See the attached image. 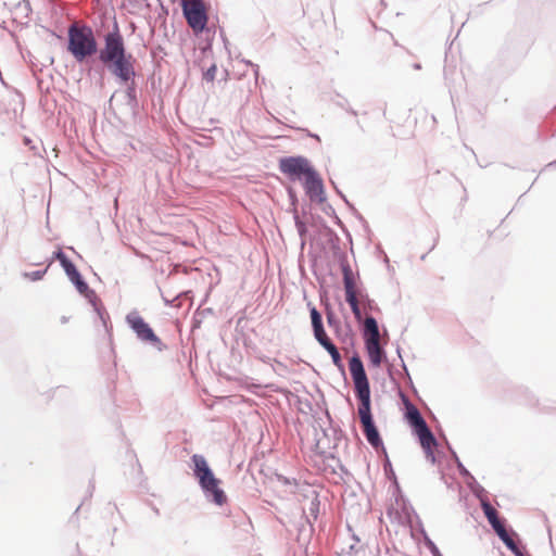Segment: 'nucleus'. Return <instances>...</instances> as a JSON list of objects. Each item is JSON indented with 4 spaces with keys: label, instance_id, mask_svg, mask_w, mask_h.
<instances>
[{
    "label": "nucleus",
    "instance_id": "1",
    "mask_svg": "<svg viewBox=\"0 0 556 556\" xmlns=\"http://www.w3.org/2000/svg\"><path fill=\"white\" fill-rule=\"evenodd\" d=\"M99 61L121 85L126 87L127 105L131 110H136L139 106V101L135 81V59L126 49L125 40L116 20L113 22L112 29L104 36V47L100 49Z\"/></svg>",
    "mask_w": 556,
    "mask_h": 556
},
{
    "label": "nucleus",
    "instance_id": "2",
    "mask_svg": "<svg viewBox=\"0 0 556 556\" xmlns=\"http://www.w3.org/2000/svg\"><path fill=\"white\" fill-rule=\"evenodd\" d=\"M189 468L204 498L215 506H224L228 496L220 486L222 480L216 477L205 456L202 454L191 455Z\"/></svg>",
    "mask_w": 556,
    "mask_h": 556
},
{
    "label": "nucleus",
    "instance_id": "3",
    "mask_svg": "<svg viewBox=\"0 0 556 556\" xmlns=\"http://www.w3.org/2000/svg\"><path fill=\"white\" fill-rule=\"evenodd\" d=\"M326 233L328 237V242L331 247L333 256L338 260L340 264V268L343 276V286L345 292V301L349 304L355 319L361 323L362 321V311L358 304L356 291H355V281L352 268L348 261V255L340 248V238L337 232L330 227H326Z\"/></svg>",
    "mask_w": 556,
    "mask_h": 556
},
{
    "label": "nucleus",
    "instance_id": "4",
    "mask_svg": "<svg viewBox=\"0 0 556 556\" xmlns=\"http://www.w3.org/2000/svg\"><path fill=\"white\" fill-rule=\"evenodd\" d=\"M66 50L78 63L96 53L99 54L100 50L92 28L88 25L77 26L72 24L67 29Z\"/></svg>",
    "mask_w": 556,
    "mask_h": 556
},
{
    "label": "nucleus",
    "instance_id": "5",
    "mask_svg": "<svg viewBox=\"0 0 556 556\" xmlns=\"http://www.w3.org/2000/svg\"><path fill=\"white\" fill-rule=\"evenodd\" d=\"M299 494L302 496V510L306 523V526H302L300 529V534L305 533L307 530L308 536H311L314 532V521H317L321 514L320 495L309 484H303Z\"/></svg>",
    "mask_w": 556,
    "mask_h": 556
},
{
    "label": "nucleus",
    "instance_id": "6",
    "mask_svg": "<svg viewBox=\"0 0 556 556\" xmlns=\"http://www.w3.org/2000/svg\"><path fill=\"white\" fill-rule=\"evenodd\" d=\"M125 321L140 342L155 348L159 352L166 349V345L154 332L153 328L137 311L129 312L125 317Z\"/></svg>",
    "mask_w": 556,
    "mask_h": 556
},
{
    "label": "nucleus",
    "instance_id": "7",
    "mask_svg": "<svg viewBox=\"0 0 556 556\" xmlns=\"http://www.w3.org/2000/svg\"><path fill=\"white\" fill-rule=\"evenodd\" d=\"M349 369L354 383V394L359 403L371 402L370 383L364 363L357 352L349 358Z\"/></svg>",
    "mask_w": 556,
    "mask_h": 556
},
{
    "label": "nucleus",
    "instance_id": "8",
    "mask_svg": "<svg viewBox=\"0 0 556 556\" xmlns=\"http://www.w3.org/2000/svg\"><path fill=\"white\" fill-rule=\"evenodd\" d=\"M180 7L182 16L195 37L210 29L207 26L208 13L204 2L190 3L187 0H180Z\"/></svg>",
    "mask_w": 556,
    "mask_h": 556
},
{
    "label": "nucleus",
    "instance_id": "9",
    "mask_svg": "<svg viewBox=\"0 0 556 556\" xmlns=\"http://www.w3.org/2000/svg\"><path fill=\"white\" fill-rule=\"evenodd\" d=\"M358 416L367 442L376 452L382 451L386 453L383 440L371 413V402L358 403Z\"/></svg>",
    "mask_w": 556,
    "mask_h": 556
},
{
    "label": "nucleus",
    "instance_id": "10",
    "mask_svg": "<svg viewBox=\"0 0 556 556\" xmlns=\"http://www.w3.org/2000/svg\"><path fill=\"white\" fill-rule=\"evenodd\" d=\"M278 167L290 181H301L314 168L309 160L303 155L282 156L279 159Z\"/></svg>",
    "mask_w": 556,
    "mask_h": 556
},
{
    "label": "nucleus",
    "instance_id": "11",
    "mask_svg": "<svg viewBox=\"0 0 556 556\" xmlns=\"http://www.w3.org/2000/svg\"><path fill=\"white\" fill-rule=\"evenodd\" d=\"M305 194L312 202L325 203L327 200L324 180L317 169L314 167L311 172L301 180Z\"/></svg>",
    "mask_w": 556,
    "mask_h": 556
},
{
    "label": "nucleus",
    "instance_id": "12",
    "mask_svg": "<svg viewBox=\"0 0 556 556\" xmlns=\"http://www.w3.org/2000/svg\"><path fill=\"white\" fill-rule=\"evenodd\" d=\"M62 268L65 271L68 280L74 285L79 294L83 295L86 292H88L92 296H94V290L89 287L88 282L85 280V278L83 277L76 265L73 263V261L68 262Z\"/></svg>",
    "mask_w": 556,
    "mask_h": 556
},
{
    "label": "nucleus",
    "instance_id": "13",
    "mask_svg": "<svg viewBox=\"0 0 556 556\" xmlns=\"http://www.w3.org/2000/svg\"><path fill=\"white\" fill-rule=\"evenodd\" d=\"M326 319H327L328 326L333 329V331L339 340H341L344 343L350 341V343L352 345L354 344V341H353L354 333H353V329H352L351 325L346 324L344 327H342L340 319L337 317L334 312L331 309L327 311Z\"/></svg>",
    "mask_w": 556,
    "mask_h": 556
},
{
    "label": "nucleus",
    "instance_id": "14",
    "mask_svg": "<svg viewBox=\"0 0 556 556\" xmlns=\"http://www.w3.org/2000/svg\"><path fill=\"white\" fill-rule=\"evenodd\" d=\"M414 431L418 437L419 443H420L427 458L430 459V462L432 464H434L435 455L433 453L432 447L438 445V441H437L433 432L430 430L428 425L422 426L420 429L418 428Z\"/></svg>",
    "mask_w": 556,
    "mask_h": 556
},
{
    "label": "nucleus",
    "instance_id": "15",
    "mask_svg": "<svg viewBox=\"0 0 556 556\" xmlns=\"http://www.w3.org/2000/svg\"><path fill=\"white\" fill-rule=\"evenodd\" d=\"M401 399L406 407L405 417L410 425V427L416 430L420 429L422 426H426L427 422L425 418L422 417L419 409L409 401V399L401 392Z\"/></svg>",
    "mask_w": 556,
    "mask_h": 556
},
{
    "label": "nucleus",
    "instance_id": "16",
    "mask_svg": "<svg viewBox=\"0 0 556 556\" xmlns=\"http://www.w3.org/2000/svg\"><path fill=\"white\" fill-rule=\"evenodd\" d=\"M365 350L369 359V364L372 367H380L382 362L387 359V353L383 348L380 346L379 341L365 342Z\"/></svg>",
    "mask_w": 556,
    "mask_h": 556
},
{
    "label": "nucleus",
    "instance_id": "17",
    "mask_svg": "<svg viewBox=\"0 0 556 556\" xmlns=\"http://www.w3.org/2000/svg\"><path fill=\"white\" fill-rule=\"evenodd\" d=\"M362 336L365 342L379 341L380 331L377 319L374 316H368L364 320V326L362 328Z\"/></svg>",
    "mask_w": 556,
    "mask_h": 556
},
{
    "label": "nucleus",
    "instance_id": "18",
    "mask_svg": "<svg viewBox=\"0 0 556 556\" xmlns=\"http://www.w3.org/2000/svg\"><path fill=\"white\" fill-rule=\"evenodd\" d=\"M481 509L493 530L505 525V519H500L498 513L491 505L489 500L481 501Z\"/></svg>",
    "mask_w": 556,
    "mask_h": 556
},
{
    "label": "nucleus",
    "instance_id": "19",
    "mask_svg": "<svg viewBox=\"0 0 556 556\" xmlns=\"http://www.w3.org/2000/svg\"><path fill=\"white\" fill-rule=\"evenodd\" d=\"M215 31H212L211 29H207L202 35H200L198 38V49L200 50L203 58H207L210 54L213 53V39H214Z\"/></svg>",
    "mask_w": 556,
    "mask_h": 556
},
{
    "label": "nucleus",
    "instance_id": "20",
    "mask_svg": "<svg viewBox=\"0 0 556 556\" xmlns=\"http://www.w3.org/2000/svg\"><path fill=\"white\" fill-rule=\"evenodd\" d=\"M384 462H383V471L388 480L392 482V485L394 486L396 492H401L400 483L397 481L396 475L393 470L392 464L389 459V456L387 452L384 453Z\"/></svg>",
    "mask_w": 556,
    "mask_h": 556
},
{
    "label": "nucleus",
    "instance_id": "21",
    "mask_svg": "<svg viewBox=\"0 0 556 556\" xmlns=\"http://www.w3.org/2000/svg\"><path fill=\"white\" fill-rule=\"evenodd\" d=\"M274 476L277 482L281 483L282 485L290 486V492L293 494L299 493L300 489L302 488L295 478H289L278 472H275Z\"/></svg>",
    "mask_w": 556,
    "mask_h": 556
},
{
    "label": "nucleus",
    "instance_id": "22",
    "mask_svg": "<svg viewBox=\"0 0 556 556\" xmlns=\"http://www.w3.org/2000/svg\"><path fill=\"white\" fill-rule=\"evenodd\" d=\"M87 301L89 302V304L92 306L94 313L99 316L100 314H102V312H105V307L103 306L101 300L99 299V296L97 295V293L94 292V296H92L90 293L86 292L85 294H83Z\"/></svg>",
    "mask_w": 556,
    "mask_h": 556
},
{
    "label": "nucleus",
    "instance_id": "23",
    "mask_svg": "<svg viewBox=\"0 0 556 556\" xmlns=\"http://www.w3.org/2000/svg\"><path fill=\"white\" fill-rule=\"evenodd\" d=\"M494 532L500 538V540L504 543V545H508V542L514 539L513 536L518 538V534L513 529H510V532L507 531V529L505 528V525L502 527H497V529H495Z\"/></svg>",
    "mask_w": 556,
    "mask_h": 556
},
{
    "label": "nucleus",
    "instance_id": "24",
    "mask_svg": "<svg viewBox=\"0 0 556 556\" xmlns=\"http://www.w3.org/2000/svg\"><path fill=\"white\" fill-rule=\"evenodd\" d=\"M468 486L471 489L472 493L475 494V496L481 502L482 500H489L486 497V491L485 489L479 484L477 482V480L475 479V481H468L467 482Z\"/></svg>",
    "mask_w": 556,
    "mask_h": 556
},
{
    "label": "nucleus",
    "instance_id": "25",
    "mask_svg": "<svg viewBox=\"0 0 556 556\" xmlns=\"http://www.w3.org/2000/svg\"><path fill=\"white\" fill-rule=\"evenodd\" d=\"M59 261L61 267L66 265L72 260L65 254V252L62 250V248H58L53 253L49 261L48 267L52 264V262Z\"/></svg>",
    "mask_w": 556,
    "mask_h": 556
},
{
    "label": "nucleus",
    "instance_id": "26",
    "mask_svg": "<svg viewBox=\"0 0 556 556\" xmlns=\"http://www.w3.org/2000/svg\"><path fill=\"white\" fill-rule=\"evenodd\" d=\"M421 533L424 535V543L425 546L429 549L432 556H441L442 553L440 552L437 544L428 536L426 530L421 528Z\"/></svg>",
    "mask_w": 556,
    "mask_h": 556
},
{
    "label": "nucleus",
    "instance_id": "27",
    "mask_svg": "<svg viewBox=\"0 0 556 556\" xmlns=\"http://www.w3.org/2000/svg\"><path fill=\"white\" fill-rule=\"evenodd\" d=\"M329 355L331 356L333 365L338 368V370L341 372V375L345 378L346 377L345 366L342 362V357H341V354H340L338 348L336 349L334 352L333 351L329 352Z\"/></svg>",
    "mask_w": 556,
    "mask_h": 556
},
{
    "label": "nucleus",
    "instance_id": "28",
    "mask_svg": "<svg viewBox=\"0 0 556 556\" xmlns=\"http://www.w3.org/2000/svg\"><path fill=\"white\" fill-rule=\"evenodd\" d=\"M48 268L49 267L47 266L43 269H38V270H34V271H25L22 275L25 279H28L30 281H39L45 277V275L48 271Z\"/></svg>",
    "mask_w": 556,
    "mask_h": 556
},
{
    "label": "nucleus",
    "instance_id": "29",
    "mask_svg": "<svg viewBox=\"0 0 556 556\" xmlns=\"http://www.w3.org/2000/svg\"><path fill=\"white\" fill-rule=\"evenodd\" d=\"M294 225L300 238L303 240L307 235V226L304 220H302L299 214H294Z\"/></svg>",
    "mask_w": 556,
    "mask_h": 556
},
{
    "label": "nucleus",
    "instance_id": "30",
    "mask_svg": "<svg viewBox=\"0 0 556 556\" xmlns=\"http://www.w3.org/2000/svg\"><path fill=\"white\" fill-rule=\"evenodd\" d=\"M517 539H519V536ZM505 546L515 556H522V552L526 549V547L521 544L520 540H518V542H516L514 539L508 542V545H505Z\"/></svg>",
    "mask_w": 556,
    "mask_h": 556
},
{
    "label": "nucleus",
    "instance_id": "31",
    "mask_svg": "<svg viewBox=\"0 0 556 556\" xmlns=\"http://www.w3.org/2000/svg\"><path fill=\"white\" fill-rule=\"evenodd\" d=\"M189 291L187 292H180L179 294L175 295L173 299H167L166 296L162 295L163 298V301L165 303V305L167 306H174V307H179L180 306V302L179 300L181 298H187L189 295Z\"/></svg>",
    "mask_w": 556,
    "mask_h": 556
},
{
    "label": "nucleus",
    "instance_id": "32",
    "mask_svg": "<svg viewBox=\"0 0 556 556\" xmlns=\"http://www.w3.org/2000/svg\"><path fill=\"white\" fill-rule=\"evenodd\" d=\"M309 315L312 327L324 325L323 315L315 306L309 307Z\"/></svg>",
    "mask_w": 556,
    "mask_h": 556
},
{
    "label": "nucleus",
    "instance_id": "33",
    "mask_svg": "<svg viewBox=\"0 0 556 556\" xmlns=\"http://www.w3.org/2000/svg\"><path fill=\"white\" fill-rule=\"evenodd\" d=\"M456 466L458 469L459 475L468 482V481H475V477L470 473V471L464 466V464L459 460L458 457H456Z\"/></svg>",
    "mask_w": 556,
    "mask_h": 556
},
{
    "label": "nucleus",
    "instance_id": "34",
    "mask_svg": "<svg viewBox=\"0 0 556 556\" xmlns=\"http://www.w3.org/2000/svg\"><path fill=\"white\" fill-rule=\"evenodd\" d=\"M286 190H287V194H288V198L290 201V206H294V214H299L298 213L299 199H298L296 191L291 186L287 187Z\"/></svg>",
    "mask_w": 556,
    "mask_h": 556
},
{
    "label": "nucleus",
    "instance_id": "35",
    "mask_svg": "<svg viewBox=\"0 0 556 556\" xmlns=\"http://www.w3.org/2000/svg\"><path fill=\"white\" fill-rule=\"evenodd\" d=\"M396 354H397V355H399V357L401 358V367H402V369H403V371H404L405 376L407 377L408 383H409L410 388L413 389V391L416 393L417 391H416V389H415V387H414V384H413V380H412V378H410V376H409V372H408L407 366H406L405 362L403 361V357H402V354H401V348H400L399 345H397V348H396Z\"/></svg>",
    "mask_w": 556,
    "mask_h": 556
},
{
    "label": "nucleus",
    "instance_id": "36",
    "mask_svg": "<svg viewBox=\"0 0 556 556\" xmlns=\"http://www.w3.org/2000/svg\"><path fill=\"white\" fill-rule=\"evenodd\" d=\"M336 191L338 193V195L343 200V202L346 204V206L357 216V218L359 219H364L363 216L357 212V210L355 208V206L348 200V198L345 197V194L338 188L336 187Z\"/></svg>",
    "mask_w": 556,
    "mask_h": 556
},
{
    "label": "nucleus",
    "instance_id": "37",
    "mask_svg": "<svg viewBox=\"0 0 556 556\" xmlns=\"http://www.w3.org/2000/svg\"><path fill=\"white\" fill-rule=\"evenodd\" d=\"M217 72V65L212 63L210 67L203 73V80L210 83L214 81Z\"/></svg>",
    "mask_w": 556,
    "mask_h": 556
},
{
    "label": "nucleus",
    "instance_id": "38",
    "mask_svg": "<svg viewBox=\"0 0 556 556\" xmlns=\"http://www.w3.org/2000/svg\"><path fill=\"white\" fill-rule=\"evenodd\" d=\"M313 328V334H314V338L315 340L319 343L321 340L326 339L328 336H327V332L325 330V327L324 325L321 326H315V327H312Z\"/></svg>",
    "mask_w": 556,
    "mask_h": 556
},
{
    "label": "nucleus",
    "instance_id": "39",
    "mask_svg": "<svg viewBox=\"0 0 556 556\" xmlns=\"http://www.w3.org/2000/svg\"><path fill=\"white\" fill-rule=\"evenodd\" d=\"M361 301L366 309H378L375 301L370 299L368 294H361Z\"/></svg>",
    "mask_w": 556,
    "mask_h": 556
},
{
    "label": "nucleus",
    "instance_id": "40",
    "mask_svg": "<svg viewBox=\"0 0 556 556\" xmlns=\"http://www.w3.org/2000/svg\"><path fill=\"white\" fill-rule=\"evenodd\" d=\"M98 317H99L100 321L102 323L105 331L110 334L112 331V325L110 324L109 313L106 311L102 312V314H100Z\"/></svg>",
    "mask_w": 556,
    "mask_h": 556
},
{
    "label": "nucleus",
    "instance_id": "41",
    "mask_svg": "<svg viewBox=\"0 0 556 556\" xmlns=\"http://www.w3.org/2000/svg\"><path fill=\"white\" fill-rule=\"evenodd\" d=\"M336 105H338L339 108L345 110L348 113H350L351 115L353 116H357V112L352 109L350 105H349V102L346 99L342 98L341 100H338L334 102Z\"/></svg>",
    "mask_w": 556,
    "mask_h": 556
},
{
    "label": "nucleus",
    "instance_id": "42",
    "mask_svg": "<svg viewBox=\"0 0 556 556\" xmlns=\"http://www.w3.org/2000/svg\"><path fill=\"white\" fill-rule=\"evenodd\" d=\"M319 344L329 353L331 351H336L337 346L336 344L331 341V339L329 337H327L326 339L321 340L319 342Z\"/></svg>",
    "mask_w": 556,
    "mask_h": 556
},
{
    "label": "nucleus",
    "instance_id": "43",
    "mask_svg": "<svg viewBox=\"0 0 556 556\" xmlns=\"http://www.w3.org/2000/svg\"><path fill=\"white\" fill-rule=\"evenodd\" d=\"M299 402L302 405L299 408L301 413L306 414L307 412H312L313 410V405H312L311 401L305 400L304 402H302V401L299 400Z\"/></svg>",
    "mask_w": 556,
    "mask_h": 556
},
{
    "label": "nucleus",
    "instance_id": "44",
    "mask_svg": "<svg viewBox=\"0 0 556 556\" xmlns=\"http://www.w3.org/2000/svg\"><path fill=\"white\" fill-rule=\"evenodd\" d=\"M319 444H320V440L317 441L316 443V450H317V453L319 455H321L325 459L326 458H332V459H336V456L333 455V453L331 452H326V451H319Z\"/></svg>",
    "mask_w": 556,
    "mask_h": 556
},
{
    "label": "nucleus",
    "instance_id": "45",
    "mask_svg": "<svg viewBox=\"0 0 556 556\" xmlns=\"http://www.w3.org/2000/svg\"><path fill=\"white\" fill-rule=\"evenodd\" d=\"M352 539L353 541L355 542L354 544H351L350 547H349V554H353V553H357L358 549L356 548V543H358L361 540L355 534V533H352Z\"/></svg>",
    "mask_w": 556,
    "mask_h": 556
},
{
    "label": "nucleus",
    "instance_id": "46",
    "mask_svg": "<svg viewBox=\"0 0 556 556\" xmlns=\"http://www.w3.org/2000/svg\"><path fill=\"white\" fill-rule=\"evenodd\" d=\"M332 218L334 219V224L338 225L350 237V233H349L345 225L342 223V220L339 218V216L336 214V216H332Z\"/></svg>",
    "mask_w": 556,
    "mask_h": 556
},
{
    "label": "nucleus",
    "instance_id": "47",
    "mask_svg": "<svg viewBox=\"0 0 556 556\" xmlns=\"http://www.w3.org/2000/svg\"><path fill=\"white\" fill-rule=\"evenodd\" d=\"M323 210H324V212H325L328 216H331V217H332V216H336V214H337V213H336V211H334V208L332 207V205H331V204H326V205L324 206V208H323Z\"/></svg>",
    "mask_w": 556,
    "mask_h": 556
},
{
    "label": "nucleus",
    "instance_id": "48",
    "mask_svg": "<svg viewBox=\"0 0 556 556\" xmlns=\"http://www.w3.org/2000/svg\"><path fill=\"white\" fill-rule=\"evenodd\" d=\"M245 63L252 67L254 76H255V79L257 80L260 66L257 64L251 62V61H247Z\"/></svg>",
    "mask_w": 556,
    "mask_h": 556
},
{
    "label": "nucleus",
    "instance_id": "49",
    "mask_svg": "<svg viewBox=\"0 0 556 556\" xmlns=\"http://www.w3.org/2000/svg\"><path fill=\"white\" fill-rule=\"evenodd\" d=\"M307 136L316 139L318 142H320V137L317 134H313L311 131H307Z\"/></svg>",
    "mask_w": 556,
    "mask_h": 556
},
{
    "label": "nucleus",
    "instance_id": "50",
    "mask_svg": "<svg viewBox=\"0 0 556 556\" xmlns=\"http://www.w3.org/2000/svg\"><path fill=\"white\" fill-rule=\"evenodd\" d=\"M201 320L197 318V316L193 317V328L200 326Z\"/></svg>",
    "mask_w": 556,
    "mask_h": 556
},
{
    "label": "nucleus",
    "instance_id": "51",
    "mask_svg": "<svg viewBox=\"0 0 556 556\" xmlns=\"http://www.w3.org/2000/svg\"><path fill=\"white\" fill-rule=\"evenodd\" d=\"M547 168H556V160L546 165Z\"/></svg>",
    "mask_w": 556,
    "mask_h": 556
},
{
    "label": "nucleus",
    "instance_id": "52",
    "mask_svg": "<svg viewBox=\"0 0 556 556\" xmlns=\"http://www.w3.org/2000/svg\"><path fill=\"white\" fill-rule=\"evenodd\" d=\"M24 143H25L26 146L30 144V143H31V139H30V138H28V137H25V138H24Z\"/></svg>",
    "mask_w": 556,
    "mask_h": 556
},
{
    "label": "nucleus",
    "instance_id": "53",
    "mask_svg": "<svg viewBox=\"0 0 556 556\" xmlns=\"http://www.w3.org/2000/svg\"><path fill=\"white\" fill-rule=\"evenodd\" d=\"M67 321H68V317H66V316H62L61 317V323L62 324H66Z\"/></svg>",
    "mask_w": 556,
    "mask_h": 556
},
{
    "label": "nucleus",
    "instance_id": "54",
    "mask_svg": "<svg viewBox=\"0 0 556 556\" xmlns=\"http://www.w3.org/2000/svg\"><path fill=\"white\" fill-rule=\"evenodd\" d=\"M94 490V485L93 484H90L89 485V496L92 495V491Z\"/></svg>",
    "mask_w": 556,
    "mask_h": 556
},
{
    "label": "nucleus",
    "instance_id": "55",
    "mask_svg": "<svg viewBox=\"0 0 556 556\" xmlns=\"http://www.w3.org/2000/svg\"><path fill=\"white\" fill-rule=\"evenodd\" d=\"M438 240H439V237H437V238L434 239V243L431 245V248H430V250H429V251H432V250L434 249V247H435V244H437Z\"/></svg>",
    "mask_w": 556,
    "mask_h": 556
},
{
    "label": "nucleus",
    "instance_id": "56",
    "mask_svg": "<svg viewBox=\"0 0 556 556\" xmlns=\"http://www.w3.org/2000/svg\"><path fill=\"white\" fill-rule=\"evenodd\" d=\"M451 452H452V456H453V458L456 460V457H458V456H457V454H456V453H455V451H453V450H451Z\"/></svg>",
    "mask_w": 556,
    "mask_h": 556
},
{
    "label": "nucleus",
    "instance_id": "57",
    "mask_svg": "<svg viewBox=\"0 0 556 556\" xmlns=\"http://www.w3.org/2000/svg\"><path fill=\"white\" fill-rule=\"evenodd\" d=\"M420 67H421V66H420V64H419V63H415V64H414V68H415V70H419Z\"/></svg>",
    "mask_w": 556,
    "mask_h": 556
},
{
    "label": "nucleus",
    "instance_id": "58",
    "mask_svg": "<svg viewBox=\"0 0 556 556\" xmlns=\"http://www.w3.org/2000/svg\"><path fill=\"white\" fill-rule=\"evenodd\" d=\"M522 556H531V555H529V553L527 552V549H525V551L522 552Z\"/></svg>",
    "mask_w": 556,
    "mask_h": 556
},
{
    "label": "nucleus",
    "instance_id": "59",
    "mask_svg": "<svg viewBox=\"0 0 556 556\" xmlns=\"http://www.w3.org/2000/svg\"><path fill=\"white\" fill-rule=\"evenodd\" d=\"M522 556H531V555H529V553L527 552V549H525V551L522 552Z\"/></svg>",
    "mask_w": 556,
    "mask_h": 556
},
{
    "label": "nucleus",
    "instance_id": "60",
    "mask_svg": "<svg viewBox=\"0 0 556 556\" xmlns=\"http://www.w3.org/2000/svg\"><path fill=\"white\" fill-rule=\"evenodd\" d=\"M81 505H83V504H80L78 507H76L75 514H77V513H78V510L80 509Z\"/></svg>",
    "mask_w": 556,
    "mask_h": 556
},
{
    "label": "nucleus",
    "instance_id": "61",
    "mask_svg": "<svg viewBox=\"0 0 556 556\" xmlns=\"http://www.w3.org/2000/svg\"><path fill=\"white\" fill-rule=\"evenodd\" d=\"M427 254L421 255V260L424 261L426 258Z\"/></svg>",
    "mask_w": 556,
    "mask_h": 556
},
{
    "label": "nucleus",
    "instance_id": "62",
    "mask_svg": "<svg viewBox=\"0 0 556 556\" xmlns=\"http://www.w3.org/2000/svg\"><path fill=\"white\" fill-rule=\"evenodd\" d=\"M290 211L294 214V206H291Z\"/></svg>",
    "mask_w": 556,
    "mask_h": 556
},
{
    "label": "nucleus",
    "instance_id": "63",
    "mask_svg": "<svg viewBox=\"0 0 556 556\" xmlns=\"http://www.w3.org/2000/svg\"><path fill=\"white\" fill-rule=\"evenodd\" d=\"M441 556H443V555H441Z\"/></svg>",
    "mask_w": 556,
    "mask_h": 556
}]
</instances>
